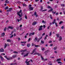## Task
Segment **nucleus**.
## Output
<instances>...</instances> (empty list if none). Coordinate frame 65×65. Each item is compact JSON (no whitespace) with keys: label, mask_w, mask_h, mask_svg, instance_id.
Returning a JSON list of instances; mask_svg holds the SVG:
<instances>
[{"label":"nucleus","mask_w":65,"mask_h":65,"mask_svg":"<svg viewBox=\"0 0 65 65\" xmlns=\"http://www.w3.org/2000/svg\"><path fill=\"white\" fill-rule=\"evenodd\" d=\"M17 14L20 17H21L22 16V10H20L19 12H17Z\"/></svg>","instance_id":"obj_1"},{"label":"nucleus","mask_w":65,"mask_h":65,"mask_svg":"<svg viewBox=\"0 0 65 65\" xmlns=\"http://www.w3.org/2000/svg\"><path fill=\"white\" fill-rule=\"evenodd\" d=\"M41 57L42 60L43 61H47V60H48V59H47V58H46L45 59H44V58H43V57L41 55Z\"/></svg>","instance_id":"obj_2"},{"label":"nucleus","mask_w":65,"mask_h":65,"mask_svg":"<svg viewBox=\"0 0 65 65\" xmlns=\"http://www.w3.org/2000/svg\"><path fill=\"white\" fill-rule=\"evenodd\" d=\"M34 34H35V32H32V33H30L29 35V36L30 37L31 36H32V35H34Z\"/></svg>","instance_id":"obj_3"},{"label":"nucleus","mask_w":65,"mask_h":65,"mask_svg":"<svg viewBox=\"0 0 65 65\" xmlns=\"http://www.w3.org/2000/svg\"><path fill=\"white\" fill-rule=\"evenodd\" d=\"M43 27V26L42 25H41L39 26V31H40L41 30H42V27Z\"/></svg>","instance_id":"obj_4"},{"label":"nucleus","mask_w":65,"mask_h":65,"mask_svg":"<svg viewBox=\"0 0 65 65\" xmlns=\"http://www.w3.org/2000/svg\"><path fill=\"white\" fill-rule=\"evenodd\" d=\"M36 48H35V49H34V50H33V51L32 53H31V55H33V54L34 53V52H36Z\"/></svg>","instance_id":"obj_5"},{"label":"nucleus","mask_w":65,"mask_h":65,"mask_svg":"<svg viewBox=\"0 0 65 65\" xmlns=\"http://www.w3.org/2000/svg\"><path fill=\"white\" fill-rule=\"evenodd\" d=\"M28 61V59H26V60L25 62L26 64H29V63L30 62V61Z\"/></svg>","instance_id":"obj_6"},{"label":"nucleus","mask_w":65,"mask_h":65,"mask_svg":"<svg viewBox=\"0 0 65 65\" xmlns=\"http://www.w3.org/2000/svg\"><path fill=\"white\" fill-rule=\"evenodd\" d=\"M4 51V49L3 48H1L0 49V52H3Z\"/></svg>","instance_id":"obj_7"},{"label":"nucleus","mask_w":65,"mask_h":65,"mask_svg":"<svg viewBox=\"0 0 65 65\" xmlns=\"http://www.w3.org/2000/svg\"><path fill=\"white\" fill-rule=\"evenodd\" d=\"M34 55H37L38 56H40V54H39L38 53H37V52H36L34 54Z\"/></svg>","instance_id":"obj_8"},{"label":"nucleus","mask_w":65,"mask_h":65,"mask_svg":"<svg viewBox=\"0 0 65 65\" xmlns=\"http://www.w3.org/2000/svg\"><path fill=\"white\" fill-rule=\"evenodd\" d=\"M27 51V50L26 49H25V50H22L20 51V52H21V53H23V52H26Z\"/></svg>","instance_id":"obj_9"},{"label":"nucleus","mask_w":65,"mask_h":65,"mask_svg":"<svg viewBox=\"0 0 65 65\" xmlns=\"http://www.w3.org/2000/svg\"><path fill=\"white\" fill-rule=\"evenodd\" d=\"M0 58L2 61H3L4 60V58L2 57V56L1 55L0 56Z\"/></svg>","instance_id":"obj_10"},{"label":"nucleus","mask_w":65,"mask_h":65,"mask_svg":"<svg viewBox=\"0 0 65 65\" xmlns=\"http://www.w3.org/2000/svg\"><path fill=\"white\" fill-rule=\"evenodd\" d=\"M59 41H61L62 40V37L61 36H60L59 37Z\"/></svg>","instance_id":"obj_11"},{"label":"nucleus","mask_w":65,"mask_h":65,"mask_svg":"<svg viewBox=\"0 0 65 65\" xmlns=\"http://www.w3.org/2000/svg\"><path fill=\"white\" fill-rule=\"evenodd\" d=\"M1 36L2 37H3V36H5V33L4 32L2 34Z\"/></svg>","instance_id":"obj_12"},{"label":"nucleus","mask_w":65,"mask_h":65,"mask_svg":"<svg viewBox=\"0 0 65 65\" xmlns=\"http://www.w3.org/2000/svg\"><path fill=\"white\" fill-rule=\"evenodd\" d=\"M7 46H9V44H5V48H6Z\"/></svg>","instance_id":"obj_13"},{"label":"nucleus","mask_w":65,"mask_h":65,"mask_svg":"<svg viewBox=\"0 0 65 65\" xmlns=\"http://www.w3.org/2000/svg\"><path fill=\"white\" fill-rule=\"evenodd\" d=\"M29 9L30 10H33L34 8L32 7H30L29 8Z\"/></svg>","instance_id":"obj_14"},{"label":"nucleus","mask_w":65,"mask_h":65,"mask_svg":"<svg viewBox=\"0 0 65 65\" xmlns=\"http://www.w3.org/2000/svg\"><path fill=\"white\" fill-rule=\"evenodd\" d=\"M29 54V53H26L25 55H24V57H27V56H28V55Z\"/></svg>","instance_id":"obj_15"},{"label":"nucleus","mask_w":65,"mask_h":65,"mask_svg":"<svg viewBox=\"0 0 65 65\" xmlns=\"http://www.w3.org/2000/svg\"><path fill=\"white\" fill-rule=\"evenodd\" d=\"M37 13L36 12H35L34 13V15L36 16V17H37V16H38V15L37 14Z\"/></svg>","instance_id":"obj_16"},{"label":"nucleus","mask_w":65,"mask_h":65,"mask_svg":"<svg viewBox=\"0 0 65 65\" xmlns=\"http://www.w3.org/2000/svg\"><path fill=\"white\" fill-rule=\"evenodd\" d=\"M13 27H11V26H9L8 27V28H9V29H13Z\"/></svg>","instance_id":"obj_17"},{"label":"nucleus","mask_w":65,"mask_h":65,"mask_svg":"<svg viewBox=\"0 0 65 65\" xmlns=\"http://www.w3.org/2000/svg\"><path fill=\"white\" fill-rule=\"evenodd\" d=\"M5 3H6L8 4L9 3V1H8V0H6L5 1Z\"/></svg>","instance_id":"obj_18"},{"label":"nucleus","mask_w":65,"mask_h":65,"mask_svg":"<svg viewBox=\"0 0 65 65\" xmlns=\"http://www.w3.org/2000/svg\"><path fill=\"white\" fill-rule=\"evenodd\" d=\"M6 59L7 60H10V59H12V57H10V58H7Z\"/></svg>","instance_id":"obj_19"},{"label":"nucleus","mask_w":65,"mask_h":65,"mask_svg":"<svg viewBox=\"0 0 65 65\" xmlns=\"http://www.w3.org/2000/svg\"><path fill=\"white\" fill-rule=\"evenodd\" d=\"M35 41H37V37H36L34 39Z\"/></svg>","instance_id":"obj_20"},{"label":"nucleus","mask_w":65,"mask_h":65,"mask_svg":"<svg viewBox=\"0 0 65 65\" xmlns=\"http://www.w3.org/2000/svg\"><path fill=\"white\" fill-rule=\"evenodd\" d=\"M36 22H33L32 24V25H36Z\"/></svg>","instance_id":"obj_21"},{"label":"nucleus","mask_w":65,"mask_h":65,"mask_svg":"<svg viewBox=\"0 0 65 65\" xmlns=\"http://www.w3.org/2000/svg\"><path fill=\"white\" fill-rule=\"evenodd\" d=\"M56 19H55L54 20V21L52 22V23L54 24H55V23L56 22Z\"/></svg>","instance_id":"obj_22"},{"label":"nucleus","mask_w":65,"mask_h":65,"mask_svg":"<svg viewBox=\"0 0 65 65\" xmlns=\"http://www.w3.org/2000/svg\"><path fill=\"white\" fill-rule=\"evenodd\" d=\"M27 43V42L26 41H24V42L23 41V42H21V43Z\"/></svg>","instance_id":"obj_23"},{"label":"nucleus","mask_w":65,"mask_h":65,"mask_svg":"<svg viewBox=\"0 0 65 65\" xmlns=\"http://www.w3.org/2000/svg\"><path fill=\"white\" fill-rule=\"evenodd\" d=\"M61 61V59L60 58L57 59V62H58L59 61Z\"/></svg>","instance_id":"obj_24"},{"label":"nucleus","mask_w":65,"mask_h":65,"mask_svg":"<svg viewBox=\"0 0 65 65\" xmlns=\"http://www.w3.org/2000/svg\"><path fill=\"white\" fill-rule=\"evenodd\" d=\"M63 23V22L62 21H60L59 23V25H61V24H62Z\"/></svg>","instance_id":"obj_25"},{"label":"nucleus","mask_w":65,"mask_h":65,"mask_svg":"<svg viewBox=\"0 0 65 65\" xmlns=\"http://www.w3.org/2000/svg\"><path fill=\"white\" fill-rule=\"evenodd\" d=\"M30 44H28L27 45V46L28 47H29L30 46Z\"/></svg>","instance_id":"obj_26"},{"label":"nucleus","mask_w":65,"mask_h":65,"mask_svg":"<svg viewBox=\"0 0 65 65\" xmlns=\"http://www.w3.org/2000/svg\"><path fill=\"white\" fill-rule=\"evenodd\" d=\"M53 9H52L51 10H50L49 11H48V12H51L52 11H53Z\"/></svg>","instance_id":"obj_27"},{"label":"nucleus","mask_w":65,"mask_h":65,"mask_svg":"<svg viewBox=\"0 0 65 65\" xmlns=\"http://www.w3.org/2000/svg\"><path fill=\"white\" fill-rule=\"evenodd\" d=\"M52 31H51V32H50V33L49 36H51V35L52 34Z\"/></svg>","instance_id":"obj_28"},{"label":"nucleus","mask_w":65,"mask_h":65,"mask_svg":"<svg viewBox=\"0 0 65 65\" xmlns=\"http://www.w3.org/2000/svg\"><path fill=\"white\" fill-rule=\"evenodd\" d=\"M56 49H57V47L56 46L54 48V50H56Z\"/></svg>","instance_id":"obj_29"},{"label":"nucleus","mask_w":65,"mask_h":65,"mask_svg":"<svg viewBox=\"0 0 65 65\" xmlns=\"http://www.w3.org/2000/svg\"><path fill=\"white\" fill-rule=\"evenodd\" d=\"M7 42H11V40H10L8 39L7 40Z\"/></svg>","instance_id":"obj_30"},{"label":"nucleus","mask_w":65,"mask_h":65,"mask_svg":"<svg viewBox=\"0 0 65 65\" xmlns=\"http://www.w3.org/2000/svg\"><path fill=\"white\" fill-rule=\"evenodd\" d=\"M8 9V6H7L5 8V9L6 10V9Z\"/></svg>","instance_id":"obj_31"},{"label":"nucleus","mask_w":65,"mask_h":65,"mask_svg":"<svg viewBox=\"0 0 65 65\" xmlns=\"http://www.w3.org/2000/svg\"><path fill=\"white\" fill-rule=\"evenodd\" d=\"M13 53H15V54H18V52H17V51H14Z\"/></svg>","instance_id":"obj_32"},{"label":"nucleus","mask_w":65,"mask_h":65,"mask_svg":"<svg viewBox=\"0 0 65 65\" xmlns=\"http://www.w3.org/2000/svg\"><path fill=\"white\" fill-rule=\"evenodd\" d=\"M16 57H17V55H14L12 56V57H13V58H15Z\"/></svg>","instance_id":"obj_33"},{"label":"nucleus","mask_w":65,"mask_h":65,"mask_svg":"<svg viewBox=\"0 0 65 65\" xmlns=\"http://www.w3.org/2000/svg\"><path fill=\"white\" fill-rule=\"evenodd\" d=\"M56 35L57 37H59V34H56Z\"/></svg>","instance_id":"obj_34"},{"label":"nucleus","mask_w":65,"mask_h":65,"mask_svg":"<svg viewBox=\"0 0 65 65\" xmlns=\"http://www.w3.org/2000/svg\"><path fill=\"white\" fill-rule=\"evenodd\" d=\"M26 6L27 5H26V4H23V6Z\"/></svg>","instance_id":"obj_35"},{"label":"nucleus","mask_w":65,"mask_h":65,"mask_svg":"<svg viewBox=\"0 0 65 65\" xmlns=\"http://www.w3.org/2000/svg\"><path fill=\"white\" fill-rule=\"evenodd\" d=\"M55 23L56 26V27H58V25H57V23Z\"/></svg>","instance_id":"obj_36"},{"label":"nucleus","mask_w":65,"mask_h":65,"mask_svg":"<svg viewBox=\"0 0 65 65\" xmlns=\"http://www.w3.org/2000/svg\"><path fill=\"white\" fill-rule=\"evenodd\" d=\"M50 18L51 19H53V17H52V15H50Z\"/></svg>","instance_id":"obj_37"},{"label":"nucleus","mask_w":65,"mask_h":65,"mask_svg":"<svg viewBox=\"0 0 65 65\" xmlns=\"http://www.w3.org/2000/svg\"><path fill=\"white\" fill-rule=\"evenodd\" d=\"M35 47H38V46H40L37 45H35Z\"/></svg>","instance_id":"obj_38"},{"label":"nucleus","mask_w":65,"mask_h":65,"mask_svg":"<svg viewBox=\"0 0 65 65\" xmlns=\"http://www.w3.org/2000/svg\"><path fill=\"white\" fill-rule=\"evenodd\" d=\"M41 42L42 43V44H43V43H44V41H43L42 40H41Z\"/></svg>","instance_id":"obj_39"},{"label":"nucleus","mask_w":65,"mask_h":65,"mask_svg":"<svg viewBox=\"0 0 65 65\" xmlns=\"http://www.w3.org/2000/svg\"><path fill=\"white\" fill-rule=\"evenodd\" d=\"M31 40V38H29L28 39V42H29L30 41V40Z\"/></svg>","instance_id":"obj_40"},{"label":"nucleus","mask_w":65,"mask_h":65,"mask_svg":"<svg viewBox=\"0 0 65 65\" xmlns=\"http://www.w3.org/2000/svg\"><path fill=\"white\" fill-rule=\"evenodd\" d=\"M25 18L26 19H27V15H25Z\"/></svg>","instance_id":"obj_41"},{"label":"nucleus","mask_w":65,"mask_h":65,"mask_svg":"<svg viewBox=\"0 0 65 65\" xmlns=\"http://www.w3.org/2000/svg\"><path fill=\"white\" fill-rule=\"evenodd\" d=\"M45 33H43L42 34V36H44V35H45Z\"/></svg>","instance_id":"obj_42"},{"label":"nucleus","mask_w":65,"mask_h":65,"mask_svg":"<svg viewBox=\"0 0 65 65\" xmlns=\"http://www.w3.org/2000/svg\"><path fill=\"white\" fill-rule=\"evenodd\" d=\"M61 6H62V7H64V4H61Z\"/></svg>","instance_id":"obj_43"},{"label":"nucleus","mask_w":65,"mask_h":65,"mask_svg":"<svg viewBox=\"0 0 65 65\" xmlns=\"http://www.w3.org/2000/svg\"><path fill=\"white\" fill-rule=\"evenodd\" d=\"M9 10H12V8H9Z\"/></svg>","instance_id":"obj_44"},{"label":"nucleus","mask_w":65,"mask_h":65,"mask_svg":"<svg viewBox=\"0 0 65 65\" xmlns=\"http://www.w3.org/2000/svg\"><path fill=\"white\" fill-rule=\"evenodd\" d=\"M52 13H54V14H55V13L56 12L55 11L54 12V11H52Z\"/></svg>","instance_id":"obj_45"},{"label":"nucleus","mask_w":65,"mask_h":65,"mask_svg":"<svg viewBox=\"0 0 65 65\" xmlns=\"http://www.w3.org/2000/svg\"><path fill=\"white\" fill-rule=\"evenodd\" d=\"M17 21L18 22H20V20L19 19H17Z\"/></svg>","instance_id":"obj_46"},{"label":"nucleus","mask_w":65,"mask_h":65,"mask_svg":"<svg viewBox=\"0 0 65 65\" xmlns=\"http://www.w3.org/2000/svg\"><path fill=\"white\" fill-rule=\"evenodd\" d=\"M6 28L5 27V28L4 29V31H6Z\"/></svg>","instance_id":"obj_47"},{"label":"nucleus","mask_w":65,"mask_h":65,"mask_svg":"<svg viewBox=\"0 0 65 65\" xmlns=\"http://www.w3.org/2000/svg\"><path fill=\"white\" fill-rule=\"evenodd\" d=\"M58 64H59V63H60V64H62V63L61 62H60V61H59V62H58Z\"/></svg>","instance_id":"obj_48"},{"label":"nucleus","mask_w":65,"mask_h":65,"mask_svg":"<svg viewBox=\"0 0 65 65\" xmlns=\"http://www.w3.org/2000/svg\"><path fill=\"white\" fill-rule=\"evenodd\" d=\"M5 54L4 53H2L1 54V55H5Z\"/></svg>","instance_id":"obj_49"},{"label":"nucleus","mask_w":65,"mask_h":65,"mask_svg":"<svg viewBox=\"0 0 65 65\" xmlns=\"http://www.w3.org/2000/svg\"><path fill=\"white\" fill-rule=\"evenodd\" d=\"M48 8H51V7H50V6H48Z\"/></svg>","instance_id":"obj_50"},{"label":"nucleus","mask_w":65,"mask_h":65,"mask_svg":"<svg viewBox=\"0 0 65 65\" xmlns=\"http://www.w3.org/2000/svg\"><path fill=\"white\" fill-rule=\"evenodd\" d=\"M50 26H48L47 27V29H49L50 27Z\"/></svg>","instance_id":"obj_51"},{"label":"nucleus","mask_w":65,"mask_h":65,"mask_svg":"<svg viewBox=\"0 0 65 65\" xmlns=\"http://www.w3.org/2000/svg\"><path fill=\"white\" fill-rule=\"evenodd\" d=\"M43 9V7H42V6H41V10H42Z\"/></svg>","instance_id":"obj_52"},{"label":"nucleus","mask_w":65,"mask_h":65,"mask_svg":"<svg viewBox=\"0 0 65 65\" xmlns=\"http://www.w3.org/2000/svg\"><path fill=\"white\" fill-rule=\"evenodd\" d=\"M47 10L46 9L44 10H43L42 11H46V10Z\"/></svg>","instance_id":"obj_53"},{"label":"nucleus","mask_w":65,"mask_h":65,"mask_svg":"<svg viewBox=\"0 0 65 65\" xmlns=\"http://www.w3.org/2000/svg\"><path fill=\"white\" fill-rule=\"evenodd\" d=\"M13 36V35H12L11 37H10V38H12V37Z\"/></svg>","instance_id":"obj_54"},{"label":"nucleus","mask_w":65,"mask_h":65,"mask_svg":"<svg viewBox=\"0 0 65 65\" xmlns=\"http://www.w3.org/2000/svg\"><path fill=\"white\" fill-rule=\"evenodd\" d=\"M52 41H50L49 42V43H52Z\"/></svg>","instance_id":"obj_55"},{"label":"nucleus","mask_w":65,"mask_h":65,"mask_svg":"<svg viewBox=\"0 0 65 65\" xmlns=\"http://www.w3.org/2000/svg\"><path fill=\"white\" fill-rule=\"evenodd\" d=\"M14 65H17V63H14Z\"/></svg>","instance_id":"obj_56"},{"label":"nucleus","mask_w":65,"mask_h":65,"mask_svg":"<svg viewBox=\"0 0 65 65\" xmlns=\"http://www.w3.org/2000/svg\"><path fill=\"white\" fill-rule=\"evenodd\" d=\"M64 28V26H62L61 27V28L62 29H63Z\"/></svg>","instance_id":"obj_57"},{"label":"nucleus","mask_w":65,"mask_h":65,"mask_svg":"<svg viewBox=\"0 0 65 65\" xmlns=\"http://www.w3.org/2000/svg\"><path fill=\"white\" fill-rule=\"evenodd\" d=\"M42 51H44V48H43L42 49Z\"/></svg>","instance_id":"obj_58"},{"label":"nucleus","mask_w":65,"mask_h":65,"mask_svg":"<svg viewBox=\"0 0 65 65\" xmlns=\"http://www.w3.org/2000/svg\"><path fill=\"white\" fill-rule=\"evenodd\" d=\"M4 57H5V58L6 59H7V56H4Z\"/></svg>","instance_id":"obj_59"},{"label":"nucleus","mask_w":65,"mask_h":65,"mask_svg":"<svg viewBox=\"0 0 65 65\" xmlns=\"http://www.w3.org/2000/svg\"><path fill=\"white\" fill-rule=\"evenodd\" d=\"M29 7H31V6H32V5H29Z\"/></svg>","instance_id":"obj_60"},{"label":"nucleus","mask_w":65,"mask_h":65,"mask_svg":"<svg viewBox=\"0 0 65 65\" xmlns=\"http://www.w3.org/2000/svg\"><path fill=\"white\" fill-rule=\"evenodd\" d=\"M50 45L51 46H53V44H50Z\"/></svg>","instance_id":"obj_61"},{"label":"nucleus","mask_w":65,"mask_h":65,"mask_svg":"<svg viewBox=\"0 0 65 65\" xmlns=\"http://www.w3.org/2000/svg\"><path fill=\"white\" fill-rule=\"evenodd\" d=\"M31 45H32V46H33V45H34V43H32Z\"/></svg>","instance_id":"obj_62"},{"label":"nucleus","mask_w":65,"mask_h":65,"mask_svg":"<svg viewBox=\"0 0 65 65\" xmlns=\"http://www.w3.org/2000/svg\"><path fill=\"white\" fill-rule=\"evenodd\" d=\"M43 27H44V28H45V25H43Z\"/></svg>","instance_id":"obj_63"},{"label":"nucleus","mask_w":65,"mask_h":65,"mask_svg":"<svg viewBox=\"0 0 65 65\" xmlns=\"http://www.w3.org/2000/svg\"><path fill=\"white\" fill-rule=\"evenodd\" d=\"M14 64L13 63H11L10 65H14Z\"/></svg>","instance_id":"obj_64"}]
</instances>
